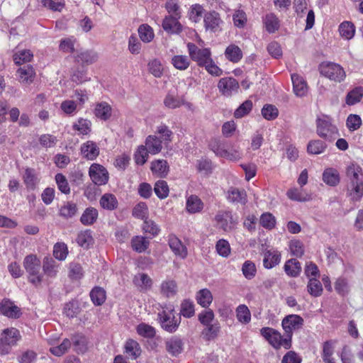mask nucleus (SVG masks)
Segmentation results:
<instances>
[{"label":"nucleus","instance_id":"f257e3e1","mask_svg":"<svg viewBox=\"0 0 363 363\" xmlns=\"http://www.w3.org/2000/svg\"><path fill=\"white\" fill-rule=\"evenodd\" d=\"M346 176L349 179L347 185V196L352 202L360 201L363 197L362 169L352 164L346 169Z\"/></svg>","mask_w":363,"mask_h":363},{"label":"nucleus","instance_id":"f03ea898","mask_svg":"<svg viewBox=\"0 0 363 363\" xmlns=\"http://www.w3.org/2000/svg\"><path fill=\"white\" fill-rule=\"evenodd\" d=\"M23 264L28 274V281L35 287L39 286L43 280L40 259L37 255L30 254L25 257Z\"/></svg>","mask_w":363,"mask_h":363},{"label":"nucleus","instance_id":"7ed1b4c3","mask_svg":"<svg viewBox=\"0 0 363 363\" xmlns=\"http://www.w3.org/2000/svg\"><path fill=\"white\" fill-rule=\"evenodd\" d=\"M303 325L304 320L299 315L290 314L286 315L283 318L281 325L284 330V336H286L284 343L286 348H291L292 347V337L294 331L302 329Z\"/></svg>","mask_w":363,"mask_h":363},{"label":"nucleus","instance_id":"20e7f679","mask_svg":"<svg viewBox=\"0 0 363 363\" xmlns=\"http://www.w3.org/2000/svg\"><path fill=\"white\" fill-rule=\"evenodd\" d=\"M316 133L319 137L328 142H333L339 135L336 125L332 123L331 119L327 116L316 119Z\"/></svg>","mask_w":363,"mask_h":363},{"label":"nucleus","instance_id":"39448f33","mask_svg":"<svg viewBox=\"0 0 363 363\" xmlns=\"http://www.w3.org/2000/svg\"><path fill=\"white\" fill-rule=\"evenodd\" d=\"M21 336L18 330L14 328L4 329L0 338V354H8Z\"/></svg>","mask_w":363,"mask_h":363},{"label":"nucleus","instance_id":"423d86ee","mask_svg":"<svg viewBox=\"0 0 363 363\" xmlns=\"http://www.w3.org/2000/svg\"><path fill=\"white\" fill-rule=\"evenodd\" d=\"M319 70L321 75L336 82H341L346 77L344 69L335 62L322 63L319 66Z\"/></svg>","mask_w":363,"mask_h":363},{"label":"nucleus","instance_id":"0eeeda50","mask_svg":"<svg viewBox=\"0 0 363 363\" xmlns=\"http://www.w3.org/2000/svg\"><path fill=\"white\" fill-rule=\"evenodd\" d=\"M260 333L275 350H279L281 347L285 350L290 349L286 347L284 343L286 336H282L278 330L272 328L264 327L260 330Z\"/></svg>","mask_w":363,"mask_h":363},{"label":"nucleus","instance_id":"6e6552de","mask_svg":"<svg viewBox=\"0 0 363 363\" xmlns=\"http://www.w3.org/2000/svg\"><path fill=\"white\" fill-rule=\"evenodd\" d=\"M89 175L92 182L97 186L105 185L109 179L107 169L101 164L93 163L89 169Z\"/></svg>","mask_w":363,"mask_h":363},{"label":"nucleus","instance_id":"1a4fd4ad","mask_svg":"<svg viewBox=\"0 0 363 363\" xmlns=\"http://www.w3.org/2000/svg\"><path fill=\"white\" fill-rule=\"evenodd\" d=\"M218 88L222 95L230 96L238 93L240 88L238 82L233 77L221 78L218 83Z\"/></svg>","mask_w":363,"mask_h":363},{"label":"nucleus","instance_id":"9d476101","mask_svg":"<svg viewBox=\"0 0 363 363\" xmlns=\"http://www.w3.org/2000/svg\"><path fill=\"white\" fill-rule=\"evenodd\" d=\"M0 312L9 318L17 319L22 315L20 308L6 298H4L0 303Z\"/></svg>","mask_w":363,"mask_h":363},{"label":"nucleus","instance_id":"9b49d317","mask_svg":"<svg viewBox=\"0 0 363 363\" xmlns=\"http://www.w3.org/2000/svg\"><path fill=\"white\" fill-rule=\"evenodd\" d=\"M203 23L206 30H211V32L216 33L218 30L219 26L223 23V21L218 12L216 11H211L204 14Z\"/></svg>","mask_w":363,"mask_h":363},{"label":"nucleus","instance_id":"f8f14e48","mask_svg":"<svg viewBox=\"0 0 363 363\" xmlns=\"http://www.w3.org/2000/svg\"><path fill=\"white\" fill-rule=\"evenodd\" d=\"M181 16L168 15L162 21L163 29L169 34H178L182 30V25L179 20Z\"/></svg>","mask_w":363,"mask_h":363},{"label":"nucleus","instance_id":"ddd939ff","mask_svg":"<svg viewBox=\"0 0 363 363\" xmlns=\"http://www.w3.org/2000/svg\"><path fill=\"white\" fill-rule=\"evenodd\" d=\"M216 220L225 232L232 230L238 223V219L233 217L231 211H225L221 214L216 215Z\"/></svg>","mask_w":363,"mask_h":363},{"label":"nucleus","instance_id":"4468645a","mask_svg":"<svg viewBox=\"0 0 363 363\" xmlns=\"http://www.w3.org/2000/svg\"><path fill=\"white\" fill-rule=\"evenodd\" d=\"M22 179L26 189L28 190L35 189L40 182V179L36 170L30 167L24 169Z\"/></svg>","mask_w":363,"mask_h":363},{"label":"nucleus","instance_id":"2eb2a0df","mask_svg":"<svg viewBox=\"0 0 363 363\" xmlns=\"http://www.w3.org/2000/svg\"><path fill=\"white\" fill-rule=\"evenodd\" d=\"M81 154L88 160H94L99 155V147L97 144L91 140H88L81 145Z\"/></svg>","mask_w":363,"mask_h":363},{"label":"nucleus","instance_id":"dca6fc26","mask_svg":"<svg viewBox=\"0 0 363 363\" xmlns=\"http://www.w3.org/2000/svg\"><path fill=\"white\" fill-rule=\"evenodd\" d=\"M124 353L128 358L133 360L137 359L142 353L140 344L135 340H127L124 345Z\"/></svg>","mask_w":363,"mask_h":363},{"label":"nucleus","instance_id":"f3484780","mask_svg":"<svg viewBox=\"0 0 363 363\" xmlns=\"http://www.w3.org/2000/svg\"><path fill=\"white\" fill-rule=\"evenodd\" d=\"M75 61L82 67L94 64L98 60V53L92 50L78 52L74 57Z\"/></svg>","mask_w":363,"mask_h":363},{"label":"nucleus","instance_id":"a211bd4d","mask_svg":"<svg viewBox=\"0 0 363 363\" xmlns=\"http://www.w3.org/2000/svg\"><path fill=\"white\" fill-rule=\"evenodd\" d=\"M19 82L22 84H31L35 77V72L30 65H26L17 70Z\"/></svg>","mask_w":363,"mask_h":363},{"label":"nucleus","instance_id":"6ab92c4d","mask_svg":"<svg viewBox=\"0 0 363 363\" xmlns=\"http://www.w3.org/2000/svg\"><path fill=\"white\" fill-rule=\"evenodd\" d=\"M43 270L45 275L50 278L57 277L59 264L50 257H45L43 260Z\"/></svg>","mask_w":363,"mask_h":363},{"label":"nucleus","instance_id":"aec40b11","mask_svg":"<svg viewBox=\"0 0 363 363\" xmlns=\"http://www.w3.org/2000/svg\"><path fill=\"white\" fill-rule=\"evenodd\" d=\"M203 208V203L196 195H191L186 198V211L191 214L201 212Z\"/></svg>","mask_w":363,"mask_h":363},{"label":"nucleus","instance_id":"412c9836","mask_svg":"<svg viewBox=\"0 0 363 363\" xmlns=\"http://www.w3.org/2000/svg\"><path fill=\"white\" fill-rule=\"evenodd\" d=\"M158 319L162 328L168 332L172 333L175 331L179 326V324L174 320V318H172L164 311L158 313Z\"/></svg>","mask_w":363,"mask_h":363},{"label":"nucleus","instance_id":"4be33fe9","mask_svg":"<svg viewBox=\"0 0 363 363\" xmlns=\"http://www.w3.org/2000/svg\"><path fill=\"white\" fill-rule=\"evenodd\" d=\"M291 80L294 94L299 97L303 96L307 92L306 81L298 74H292Z\"/></svg>","mask_w":363,"mask_h":363},{"label":"nucleus","instance_id":"5701e85b","mask_svg":"<svg viewBox=\"0 0 363 363\" xmlns=\"http://www.w3.org/2000/svg\"><path fill=\"white\" fill-rule=\"evenodd\" d=\"M323 181L330 186H336L340 181L339 172L333 167L326 168L323 173Z\"/></svg>","mask_w":363,"mask_h":363},{"label":"nucleus","instance_id":"b1692460","mask_svg":"<svg viewBox=\"0 0 363 363\" xmlns=\"http://www.w3.org/2000/svg\"><path fill=\"white\" fill-rule=\"evenodd\" d=\"M281 262V254L279 251L267 250L264 254L263 265L266 269H272Z\"/></svg>","mask_w":363,"mask_h":363},{"label":"nucleus","instance_id":"393cba45","mask_svg":"<svg viewBox=\"0 0 363 363\" xmlns=\"http://www.w3.org/2000/svg\"><path fill=\"white\" fill-rule=\"evenodd\" d=\"M90 298L93 304L96 306H100L104 303L106 299V292L101 286H94L89 293Z\"/></svg>","mask_w":363,"mask_h":363},{"label":"nucleus","instance_id":"a878e982","mask_svg":"<svg viewBox=\"0 0 363 363\" xmlns=\"http://www.w3.org/2000/svg\"><path fill=\"white\" fill-rule=\"evenodd\" d=\"M131 247L133 250L138 253H143L149 247V240L141 235H136L131 239Z\"/></svg>","mask_w":363,"mask_h":363},{"label":"nucleus","instance_id":"bb28decb","mask_svg":"<svg viewBox=\"0 0 363 363\" xmlns=\"http://www.w3.org/2000/svg\"><path fill=\"white\" fill-rule=\"evenodd\" d=\"M99 216L98 210L94 207L86 208L80 217V222L84 225H91L97 220Z\"/></svg>","mask_w":363,"mask_h":363},{"label":"nucleus","instance_id":"cd10ccee","mask_svg":"<svg viewBox=\"0 0 363 363\" xmlns=\"http://www.w3.org/2000/svg\"><path fill=\"white\" fill-rule=\"evenodd\" d=\"M284 269L289 277H297L301 272V265L296 259H290L285 262Z\"/></svg>","mask_w":363,"mask_h":363},{"label":"nucleus","instance_id":"c85d7f7f","mask_svg":"<svg viewBox=\"0 0 363 363\" xmlns=\"http://www.w3.org/2000/svg\"><path fill=\"white\" fill-rule=\"evenodd\" d=\"M100 206L108 211H113L118 208V201L115 195L110 193L104 194L100 199Z\"/></svg>","mask_w":363,"mask_h":363},{"label":"nucleus","instance_id":"c756f323","mask_svg":"<svg viewBox=\"0 0 363 363\" xmlns=\"http://www.w3.org/2000/svg\"><path fill=\"white\" fill-rule=\"evenodd\" d=\"M112 108L111 106L105 101L96 104L94 109V115L103 121H107L111 116Z\"/></svg>","mask_w":363,"mask_h":363},{"label":"nucleus","instance_id":"7c9ffc66","mask_svg":"<svg viewBox=\"0 0 363 363\" xmlns=\"http://www.w3.org/2000/svg\"><path fill=\"white\" fill-rule=\"evenodd\" d=\"M220 332V323L218 320H216L213 323L208 325V326H206V328L202 331V335L206 340L211 341L217 338Z\"/></svg>","mask_w":363,"mask_h":363},{"label":"nucleus","instance_id":"2f4dec72","mask_svg":"<svg viewBox=\"0 0 363 363\" xmlns=\"http://www.w3.org/2000/svg\"><path fill=\"white\" fill-rule=\"evenodd\" d=\"M167 351L172 356H177L182 352V339L174 336L165 342Z\"/></svg>","mask_w":363,"mask_h":363},{"label":"nucleus","instance_id":"473e14b6","mask_svg":"<svg viewBox=\"0 0 363 363\" xmlns=\"http://www.w3.org/2000/svg\"><path fill=\"white\" fill-rule=\"evenodd\" d=\"M363 97V87L356 86L350 91L345 97V102L349 106H353L359 103Z\"/></svg>","mask_w":363,"mask_h":363},{"label":"nucleus","instance_id":"72a5a7b5","mask_svg":"<svg viewBox=\"0 0 363 363\" xmlns=\"http://www.w3.org/2000/svg\"><path fill=\"white\" fill-rule=\"evenodd\" d=\"M152 155L160 152L162 150V141L155 135H148L145 140V145Z\"/></svg>","mask_w":363,"mask_h":363},{"label":"nucleus","instance_id":"f704fd0d","mask_svg":"<svg viewBox=\"0 0 363 363\" xmlns=\"http://www.w3.org/2000/svg\"><path fill=\"white\" fill-rule=\"evenodd\" d=\"M191 60L196 62L199 67H204L207 64L211 62L212 57L210 48H202Z\"/></svg>","mask_w":363,"mask_h":363},{"label":"nucleus","instance_id":"c9c22d12","mask_svg":"<svg viewBox=\"0 0 363 363\" xmlns=\"http://www.w3.org/2000/svg\"><path fill=\"white\" fill-rule=\"evenodd\" d=\"M77 210V206L75 203L67 201L60 208L59 215L65 219H68L74 216Z\"/></svg>","mask_w":363,"mask_h":363},{"label":"nucleus","instance_id":"e433bc0d","mask_svg":"<svg viewBox=\"0 0 363 363\" xmlns=\"http://www.w3.org/2000/svg\"><path fill=\"white\" fill-rule=\"evenodd\" d=\"M225 57L232 62H238L242 57V52L235 45H230L225 51Z\"/></svg>","mask_w":363,"mask_h":363},{"label":"nucleus","instance_id":"4c0bfd02","mask_svg":"<svg viewBox=\"0 0 363 363\" xmlns=\"http://www.w3.org/2000/svg\"><path fill=\"white\" fill-rule=\"evenodd\" d=\"M197 303L203 308H208L213 301V296L210 290L203 289L199 290L196 294Z\"/></svg>","mask_w":363,"mask_h":363},{"label":"nucleus","instance_id":"58836bf2","mask_svg":"<svg viewBox=\"0 0 363 363\" xmlns=\"http://www.w3.org/2000/svg\"><path fill=\"white\" fill-rule=\"evenodd\" d=\"M150 169L153 174L160 177H164L168 172V164L164 160H157L151 163Z\"/></svg>","mask_w":363,"mask_h":363},{"label":"nucleus","instance_id":"ea45409f","mask_svg":"<svg viewBox=\"0 0 363 363\" xmlns=\"http://www.w3.org/2000/svg\"><path fill=\"white\" fill-rule=\"evenodd\" d=\"M323 286L317 278H310L307 284L308 294L313 297H319L323 293Z\"/></svg>","mask_w":363,"mask_h":363},{"label":"nucleus","instance_id":"a19ab883","mask_svg":"<svg viewBox=\"0 0 363 363\" xmlns=\"http://www.w3.org/2000/svg\"><path fill=\"white\" fill-rule=\"evenodd\" d=\"M72 344L74 347V350L78 354H84L87 351V340L85 336L82 335H76L72 339Z\"/></svg>","mask_w":363,"mask_h":363},{"label":"nucleus","instance_id":"79ce46f5","mask_svg":"<svg viewBox=\"0 0 363 363\" xmlns=\"http://www.w3.org/2000/svg\"><path fill=\"white\" fill-rule=\"evenodd\" d=\"M264 23L267 31L269 33H274L279 28V21L274 13L267 14Z\"/></svg>","mask_w":363,"mask_h":363},{"label":"nucleus","instance_id":"37998d69","mask_svg":"<svg viewBox=\"0 0 363 363\" xmlns=\"http://www.w3.org/2000/svg\"><path fill=\"white\" fill-rule=\"evenodd\" d=\"M327 145L320 140H313L308 142L307 152L311 155H319L325 151Z\"/></svg>","mask_w":363,"mask_h":363},{"label":"nucleus","instance_id":"c03bdc74","mask_svg":"<svg viewBox=\"0 0 363 363\" xmlns=\"http://www.w3.org/2000/svg\"><path fill=\"white\" fill-rule=\"evenodd\" d=\"M339 32L345 39H352L355 33L354 25L350 21H344L339 26Z\"/></svg>","mask_w":363,"mask_h":363},{"label":"nucleus","instance_id":"a18cd8bd","mask_svg":"<svg viewBox=\"0 0 363 363\" xmlns=\"http://www.w3.org/2000/svg\"><path fill=\"white\" fill-rule=\"evenodd\" d=\"M89 79H90L87 77V70L84 69V67L82 66V68L77 67L73 69L71 74V80L73 82L80 84L89 81Z\"/></svg>","mask_w":363,"mask_h":363},{"label":"nucleus","instance_id":"49530a36","mask_svg":"<svg viewBox=\"0 0 363 363\" xmlns=\"http://www.w3.org/2000/svg\"><path fill=\"white\" fill-rule=\"evenodd\" d=\"M138 31L140 40L144 43H150L154 38L153 29L148 24L140 25Z\"/></svg>","mask_w":363,"mask_h":363},{"label":"nucleus","instance_id":"de8ad7c7","mask_svg":"<svg viewBox=\"0 0 363 363\" xmlns=\"http://www.w3.org/2000/svg\"><path fill=\"white\" fill-rule=\"evenodd\" d=\"M93 237L90 230L81 231L77 238L78 245L84 248L88 249L93 242Z\"/></svg>","mask_w":363,"mask_h":363},{"label":"nucleus","instance_id":"09e8293b","mask_svg":"<svg viewBox=\"0 0 363 363\" xmlns=\"http://www.w3.org/2000/svg\"><path fill=\"white\" fill-rule=\"evenodd\" d=\"M177 291V284L173 280L164 281L161 284L160 292L167 298L174 296Z\"/></svg>","mask_w":363,"mask_h":363},{"label":"nucleus","instance_id":"8fccbe9b","mask_svg":"<svg viewBox=\"0 0 363 363\" xmlns=\"http://www.w3.org/2000/svg\"><path fill=\"white\" fill-rule=\"evenodd\" d=\"M236 317L239 322L247 324L251 320V314L249 308L245 304H241L236 308Z\"/></svg>","mask_w":363,"mask_h":363},{"label":"nucleus","instance_id":"3c124183","mask_svg":"<svg viewBox=\"0 0 363 363\" xmlns=\"http://www.w3.org/2000/svg\"><path fill=\"white\" fill-rule=\"evenodd\" d=\"M335 290L342 296L347 295L350 291L348 280L343 277H338L335 282Z\"/></svg>","mask_w":363,"mask_h":363},{"label":"nucleus","instance_id":"603ef678","mask_svg":"<svg viewBox=\"0 0 363 363\" xmlns=\"http://www.w3.org/2000/svg\"><path fill=\"white\" fill-rule=\"evenodd\" d=\"M209 148L218 157L225 156L226 149L225 145L220 140L214 138L210 140L208 143Z\"/></svg>","mask_w":363,"mask_h":363},{"label":"nucleus","instance_id":"864d4df0","mask_svg":"<svg viewBox=\"0 0 363 363\" xmlns=\"http://www.w3.org/2000/svg\"><path fill=\"white\" fill-rule=\"evenodd\" d=\"M68 277L72 280H79L84 277V271L80 264L71 262L69 264Z\"/></svg>","mask_w":363,"mask_h":363},{"label":"nucleus","instance_id":"5fc2aeb1","mask_svg":"<svg viewBox=\"0 0 363 363\" xmlns=\"http://www.w3.org/2000/svg\"><path fill=\"white\" fill-rule=\"evenodd\" d=\"M148 207L145 202L140 201L133 208L132 215L133 217L145 220L147 218Z\"/></svg>","mask_w":363,"mask_h":363},{"label":"nucleus","instance_id":"6e6d98bb","mask_svg":"<svg viewBox=\"0 0 363 363\" xmlns=\"http://www.w3.org/2000/svg\"><path fill=\"white\" fill-rule=\"evenodd\" d=\"M259 223L264 228L271 230L275 228L276 218L271 213L266 212L261 215Z\"/></svg>","mask_w":363,"mask_h":363},{"label":"nucleus","instance_id":"4d7b16f0","mask_svg":"<svg viewBox=\"0 0 363 363\" xmlns=\"http://www.w3.org/2000/svg\"><path fill=\"white\" fill-rule=\"evenodd\" d=\"M215 166L212 161L208 158H201L197 161V169L199 172H203L206 175L212 174Z\"/></svg>","mask_w":363,"mask_h":363},{"label":"nucleus","instance_id":"13d9d810","mask_svg":"<svg viewBox=\"0 0 363 363\" xmlns=\"http://www.w3.org/2000/svg\"><path fill=\"white\" fill-rule=\"evenodd\" d=\"M252 101L251 100H246L242 104H241L238 108L234 112V117L235 118H241L247 114L252 109Z\"/></svg>","mask_w":363,"mask_h":363},{"label":"nucleus","instance_id":"bf43d9fd","mask_svg":"<svg viewBox=\"0 0 363 363\" xmlns=\"http://www.w3.org/2000/svg\"><path fill=\"white\" fill-rule=\"evenodd\" d=\"M154 191L156 196L160 199H164L169 195V186L167 182L164 180H159L155 184Z\"/></svg>","mask_w":363,"mask_h":363},{"label":"nucleus","instance_id":"052dcab7","mask_svg":"<svg viewBox=\"0 0 363 363\" xmlns=\"http://www.w3.org/2000/svg\"><path fill=\"white\" fill-rule=\"evenodd\" d=\"M261 112L263 118L268 121L274 120L279 116L278 108L272 104L264 105Z\"/></svg>","mask_w":363,"mask_h":363},{"label":"nucleus","instance_id":"680f3d73","mask_svg":"<svg viewBox=\"0 0 363 363\" xmlns=\"http://www.w3.org/2000/svg\"><path fill=\"white\" fill-rule=\"evenodd\" d=\"M68 255V248L64 242H57L53 247V255L55 259L63 261Z\"/></svg>","mask_w":363,"mask_h":363},{"label":"nucleus","instance_id":"e2e57ef3","mask_svg":"<svg viewBox=\"0 0 363 363\" xmlns=\"http://www.w3.org/2000/svg\"><path fill=\"white\" fill-rule=\"evenodd\" d=\"M203 11V6L200 4H194L188 11L187 16L192 22L196 23L201 20Z\"/></svg>","mask_w":363,"mask_h":363},{"label":"nucleus","instance_id":"0e129e2a","mask_svg":"<svg viewBox=\"0 0 363 363\" xmlns=\"http://www.w3.org/2000/svg\"><path fill=\"white\" fill-rule=\"evenodd\" d=\"M134 282L145 291L150 290L152 285V279L145 273L140 274L138 277L135 276Z\"/></svg>","mask_w":363,"mask_h":363},{"label":"nucleus","instance_id":"69168bd1","mask_svg":"<svg viewBox=\"0 0 363 363\" xmlns=\"http://www.w3.org/2000/svg\"><path fill=\"white\" fill-rule=\"evenodd\" d=\"M91 123L90 121L84 118H79L77 123H74L73 129L78 130L82 135H88L91 132Z\"/></svg>","mask_w":363,"mask_h":363},{"label":"nucleus","instance_id":"338daca9","mask_svg":"<svg viewBox=\"0 0 363 363\" xmlns=\"http://www.w3.org/2000/svg\"><path fill=\"white\" fill-rule=\"evenodd\" d=\"M55 179L58 189L62 194H69L70 193V187L66 177L61 173H57L55 175Z\"/></svg>","mask_w":363,"mask_h":363},{"label":"nucleus","instance_id":"774afa93","mask_svg":"<svg viewBox=\"0 0 363 363\" xmlns=\"http://www.w3.org/2000/svg\"><path fill=\"white\" fill-rule=\"evenodd\" d=\"M149 72L155 77L160 78L163 73V67L161 62L157 59L150 61L147 64Z\"/></svg>","mask_w":363,"mask_h":363}]
</instances>
